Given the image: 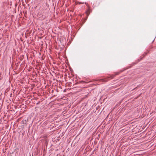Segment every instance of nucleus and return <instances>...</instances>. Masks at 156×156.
Segmentation results:
<instances>
[{"instance_id": "1", "label": "nucleus", "mask_w": 156, "mask_h": 156, "mask_svg": "<svg viewBox=\"0 0 156 156\" xmlns=\"http://www.w3.org/2000/svg\"><path fill=\"white\" fill-rule=\"evenodd\" d=\"M115 76V75H112L106 77L104 79H102L101 80L103 81L107 82L109 80V78H111V79H112Z\"/></svg>"}, {"instance_id": "4", "label": "nucleus", "mask_w": 156, "mask_h": 156, "mask_svg": "<svg viewBox=\"0 0 156 156\" xmlns=\"http://www.w3.org/2000/svg\"><path fill=\"white\" fill-rule=\"evenodd\" d=\"M118 74V73H117L115 74V75H117V74Z\"/></svg>"}, {"instance_id": "5", "label": "nucleus", "mask_w": 156, "mask_h": 156, "mask_svg": "<svg viewBox=\"0 0 156 156\" xmlns=\"http://www.w3.org/2000/svg\"><path fill=\"white\" fill-rule=\"evenodd\" d=\"M35 156H37V154L35 155Z\"/></svg>"}, {"instance_id": "2", "label": "nucleus", "mask_w": 156, "mask_h": 156, "mask_svg": "<svg viewBox=\"0 0 156 156\" xmlns=\"http://www.w3.org/2000/svg\"><path fill=\"white\" fill-rule=\"evenodd\" d=\"M27 120L26 119L23 120L22 121V124L24 125V124H26L27 123Z\"/></svg>"}, {"instance_id": "3", "label": "nucleus", "mask_w": 156, "mask_h": 156, "mask_svg": "<svg viewBox=\"0 0 156 156\" xmlns=\"http://www.w3.org/2000/svg\"><path fill=\"white\" fill-rule=\"evenodd\" d=\"M79 4H83V3L81 2H79Z\"/></svg>"}]
</instances>
